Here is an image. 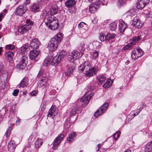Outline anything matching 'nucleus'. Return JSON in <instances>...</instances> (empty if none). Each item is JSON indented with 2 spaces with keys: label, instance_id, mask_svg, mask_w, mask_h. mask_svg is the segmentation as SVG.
I'll list each match as a JSON object with an SVG mask.
<instances>
[{
  "label": "nucleus",
  "instance_id": "obj_1",
  "mask_svg": "<svg viewBox=\"0 0 152 152\" xmlns=\"http://www.w3.org/2000/svg\"><path fill=\"white\" fill-rule=\"evenodd\" d=\"M49 12L46 10H44L41 15V17L44 19V22L49 28L54 30L58 29L59 26L58 19L55 16H48Z\"/></svg>",
  "mask_w": 152,
  "mask_h": 152
},
{
  "label": "nucleus",
  "instance_id": "obj_2",
  "mask_svg": "<svg viewBox=\"0 0 152 152\" xmlns=\"http://www.w3.org/2000/svg\"><path fill=\"white\" fill-rule=\"evenodd\" d=\"M62 33L59 32L52 39L47 46L49 51L53 52L57 49L62 38Z\"/></svg>",
  "mask_w": 152,
  "mask_h": 152
},
{
  "label": "nucleus",
  "instance_id": "obj_3",
  "mask_svg": "<svg viewBox=\"0 0 152 152\" xmlns=\"http://www.w3.org/2000/svg\"><path fill=\"white\" fill-rule=\"evenodd\" d=\"M26 23L25 25L18 28L17 30L18 32L21 34L26 33L30 29L31 26H32L34 24L33 22L28 19L26 20Z\"/></svg>",
  "mask_w": 152,
  "mask_h": 152
},
{
  "label": "nucleus",
  "instance_id": "obj_4",
  "mask_svg": "<svg viewBox=\"0 0 152 152\" xmlns=\"http://www.w3.org/2000/svg\"><path fill=\"white\" fill-rule=\"evenodd\" d=\"M93 88L91 86L89 87L88 89V91L80 99V102H84L83 105L82 104V106L83 107H85L87 105L91 98L93 96V93H91L89 94H88L89 91H91L93 90Z\"/></svg>",
  "mask_w": 152,
  "mask_h": 152
},
{
  "label": "nucleus",
  "instance_id": "obj_5",
  "mask_svg": "<svg viewBox=\"0 0 152 152\" xmlns=\"http://www.w3.org/2000/svg\"><path fill=\"white\" fill-rule=\"evenodd\" d=\"M28 60L27 57L26 56H23L19 63L16 65L17 68L20 70L25 69Z\"/></svg>",
  "mask_w": 152,
  "mask_h": 152
},
{
  "label": "nucleus",
  "instance_id": "obj_6",
  "mask_svg": "<svg viewBox=\"0 0 152 152\" xmlns=\"http://www.w3.org/2000/svg\"><path fill=\"white\" fill-rule=\"evenodd\" d=\"M144 53L143 51L140 48H135L131 53V57L132 59L136 60L142 56Z\"/></svg>",
  "mask_w": 152,
  "mask_h": 152
},
{
  "label": "nucleus",
  "instance_id": "obj_7",
  "mask_svg": "<svg viewBox=\"0 0 152 152\" xmlns=\"http://www.w3.org/2000/svg\"><path fill=\"white\" fill-rule=\"evenodd\" d=\"M27 8L24 5H21L16 9L15 13L17 15L22 16L27 11Z\"/></svg>",
  "mask_w": 152,
  "mask_h": 152
},
{
  "label": "nucleus",
  "instance_id": "obj_8",
  "mask_svg": "<svg viewBox=\"0 0 152 152\" xmlns=\"http://www.w3.org/2000/svg\"><path fill=\"white\" fill-rule=\"evenodd\" d=\"M108 106L109 104L108 103H105L94 113V115L95 116L97 117L102 115L106 111Z\"/></svg>",
  "mask_w": 152,
  "mask_h": 152
},
{
  "label": "nucleus",
  "instance_id": "obj_9",
  "mask_svg": "<svg viewBox=\"0 0 152 152\" xmlns=\"http://www.w3.org/2000/svg\"><path fill=\"white\" fill-rule=\"evenodd\" d=\"M91 67V65L89 62L88 61H86L80 65L78 69L82 72H84V73H85L88 71V70H89Z\"/></svg>",
  "mask_w": 152,
  "mask_h": 152
},
{
  "label": "nucleus",
  "instance_id": "obj_10",
  "mask_svg": "<svg viewBox=\"0 0 152 152\" xmlns=\"http://www.w3.org/2000/svg\"><path fill=\"white\" fill-rule=\"evenodd\" d=\"M64 136V134H61L59 135L55 139L53 142V146L52 147L53 149L55 150L57 148L61 141L63 139Z\"/></svg>",
  "mask_w": 152,
  "mask_h": 152
},
{
  "label": "nucleus",
  "instance_id": "obj_11",
  "mask_svg": "<svg viewBox=\"0 0 152 152\" xmlns=\"http://www.w3.org/2000/svg\"><path fill=\"white\" fill-rule=\"evenodd\" d=\"M80 56L79 51L76 50H75L71 53H69L68 56V59L71 61L75 60L78 58Z\"/></svg>",
  "mask_w": 152,
  "mask_h": 152
},
{
  "label": "nucleus",
  "instance_id": "obj_12",
  "mask_svg": "<svg viewBox=\"0 0 152 152\" xmlns=\"http://www.w3.org/2000/svg\"><path fill=\"white\" fill-rule=\"evenodd\" d=\"M149 2V0H138L136 3V7L138 9H142Z\"/></svg>",
  "mask_w": 152,
  "mask_h": 152
},
{
  "label": "nucleus",
  "instance_id": "obj_13",
  "mask_svg": "<svg viewBox=\"0 0 152 152\" xmlns=\"http://www.w3.org/2000/svg\"><path fill=\"white\" fill-rule=\"evenodd\" d=\"M39 54V51L38 50H33L30 51V54L29 56L31 60L34 61V62H36L38 60L37 56Z\"/></svg>",
  "mask_w": 152,
  "mask_h": 152
},
{
  "label": "nucleus",
  "instance_id": "obj_14",
  "mask_svg": "<svg viewBox=\"0 0 152 152\" xmlns=\"http://www.w3.org/2000/svg\"><path fill=\"white\" fill-rule=\"evenodd\" d=\"M132 25L133 26L138 28H141L143 24L140 20L137 18H134L132 20Z\"/></svg>",
  "mask_w": 152,
  "mask_h": 152
},
{
  "label": "nucleus",
  "instance_id": "obj_15",
  "mask_svg": "<svg viewBox=\"0 0 152 152\" xmlns=\"http://www.w3.org/2000/svg\"><path fill=\"white\" fill-rule=\"evenodd\" d=\"M98 70V67L96 66L88 70L85 73L87 77H91L96 75Z\"/></svg>",
  "mask_w": 152,
  "mask_h": 152
},
{
  "label": "nucleus",
  "instance_id": "obj_16",
  "mask_svg": "<svg viewBox=\"0 0 152 152\" xmlns=\"http://www.w3.org/2000/svg\"><path fill=\"white\" fill-rule=\"evenodd\" d=\"M40 42L38 39L35 38L32 40L30 42V46L34 49H37L40 45Z\"/></svg>",
  "mask_w": 152,
  "mask_h": 152
},
{
  "label": "nucleus",
  "instance_id": "obj_17",
  "mask_svg": "<svg viewBox=\"0 0 152 152\" xmlns=\"http://www.w3.org/2000/svg\"><path fill=\"white\" fill-rule=\"evenodd\" d=\"M119 29L121 33H123L127 27V24L122 20H119Z\"/></svg>",
  "mask_w": 152,
  "mask_h": 152
},
{
  "label": "nucleus",
  "instance_id": "obj_18",
  "mask_svg": "<svg viewBox=\"0 0 152 152\" xmlns=\"http://www.w3.org/2000/svg\"><path fill=\"white\" fill-rule=\"evenodd\" d=\"M58 113L57 110L55 106H52L48 112V117H51L52 118L57 115Z\"/></svg>",
  "mask_w": 152,
  "mask_h": 152
},
{
  "label": "nucleus",
  "instance_id": "obj_19",
  "mask_svg": "<svg viewBox=\"0 0 152 152\" xmlns=\"http://www.w3.org/2000/svg\"><path fill=\"white\" fill-rule=\"evenodd\" d=\"M100 3L99 2L94 1L89 7V12L92 13H94L96 11Z\"/></svg>",
  "mask_w": 152,
  "mask_h": 152
},
{
  "label": "nucleus",
  "instance_id": "obj_20",
  "mask_svg": "<svg viewBox=\"0 0 152 152\" xmlns=\"http://www.w3.org/2000/svg\"><path fill=\"white\" fill-rule=\"evenodd\" d=\"M43 73L44 71L42 70H40L39 71L37 76V77L39 78L41 77L42 76V77H41L40 80L42 85H44L47 81V79L46 77H44Z\"/></svg>",
  "mask_w": 152,
  "mask_h": 152
},
{
  "label": "nucleus",
  "instance_id": "obj_21",
  "mask_svg": "<svg viewBox=\"0 0 152 152\" xmlns=\"http://www.w3.org/2000/svg\"><path fill=\"white\" fill-rule=\"evenodd\" d=\"M28 78L25 77L23 78L20 83L17 86L18 88L22 87L23 88L26 87L28 84Z\"/></svg>",
  "mask_w": 152,
  "mask_h": 152
},
{
  "label": "nucleus",
  "instance_id": "obj_22",
  "mask_svg": "<svg viewBox=\"0 0 152 152\" xmlns=\"http://www.w3.org/2000/svg\"><path fill=\"white\" fill-rule=\"evenodd\" d=\"M53 63V57L51 55L49 56L45 59L44 62V65L46 66L49 64H52V65Z\"/></svg>",
  "mask_w": 152,
  "mask_h": 152
},
{
  "label": "nucleus",
  "instance_id": "obj_23",
  "mask_svg": "<svg viewBox=\"0 0 152 152\" xmlns=\"http://www.w3.org/2000/svg\"><path fill=\"white\" fill-rule=\"evenodd\" d=\"M15 144L14 141L11 140L8 143V149L11 152H14L15 150Z\"/></svg>",
  "mask_w": 152,
  "mask_h": 152
},
{
  "label": "nucleus",
  "instance_id": "obj_24",
  "mask_svg": "<svg viewBox=\"0 0 152 152\" xmlns=\"http://www.w3.org/2000/svg\"><path fill=\"white\" fill-rule=\"evenodd\" d=\"M136 11L137 10L135 9H130L125 13V14L126 15H129L131 17L134 16L135 18L136 16Z\"/></svg>",
  "mask_w": 152,
  "mask_h": 152
},
{
  "label": "nucleus",
  "instance_id": "obj_25",
  "mask_svg": "<svg viewBox=\"0 0 152 152\" xmlns=\"http://www.w3.org/2000/svg\"><path fill=\"white\" fill-rule=\"evenodd\" d=\"M76 4L75 0H67L65 3V6L67 8H71L74 6Z\"/></svg>",
  "mask_w": 152,
  "mask_h": 152
},
{
  "label": "nucleus",
  "instance_id": "obj_26",
  "mask_svg": "<svg viewBox=\"0 0 152 152\" xmlns=\"http://www.w3.org/2000/svg\"><path fill=\"white\" fill-rule=\"evenodd\" d=\"M40 9V6L38 3L33 4L31 7V11L35 12L39 11Z\"/></svg>",
  "mask_w": 152,
  "mask_h": 152
},
{
  "label": "nucleus",
  "instance_id": "obj_27",
  "mask_svg": "<svg viewBox=\"0 0 152 152\" xmlns=\"http://www.w3.org/2000/svg\"><path fill=\"white\" fill-rule=\"evenodd\" d=\"M58 11V7L56 5H53L50 10V13L52 15L51 16L57 14Z\"/></svg>",
  "mask_w": 152,
  "mask_h": 152
},
{
  "label": "nucleus",
  "instance_id": "obj_28",
  "mask_svg": "<svg viewBox=\"0 0 152 152\" xmlns=\"http://www.w3.org/2000/svg\"><path fill=\"white\" fill-rule=\"evenodd\" d=\"M144 151L145 152L152 151V141H151L147 143Z\"/></svg>",
  "mask_w": 152,
  "mask_h": 152
},
{
  "label": "nucleus",
  "instance_id": "obj_29",
  "mask_svg": "<svg viewBox=\"0 0 152 152\" xmlns=\"http://www.w3.org/2000/svg\"><path fill=\"white\" fill-rule=\"evenodd\" d=\"M70 118H68L64 124V129L66 130L65 132H67L70 127Z\"/></svg>",
  "mask_w": 152,
  "mask_h": 152
},
{
  "label": "nucleus",
  "instance_id": "obj_30",
  "mask_svg": "<svg viewBox=\"0 0 152 152\" xmlns=\"http://www.w3.org/2000/svg\"><path fill=\"white\" fill-rule=\"evenodd\" d=\"M5 55L9 61H11L13 60L14 54L11 51L6 52L5 54Z\"/></svg>",
  "mask_w": 152,
  "mask_h": 152
},
{
  "label": "nucleus",
  "instance_id": "obj_31",
  "mask_svg": "<svg viewBox=\"0 0 152 152\" xmlns=\"http://www.w3.org/2000/svg\"><path fill=\"white\" fill-rule=\"evenodd\" d=\"M42 144V140L40 139L37 138L34 142L35 147L36 148H39L41 147Z\"/></svg>",
  "mask_w": 152,
  "mask_h": 152
},
{
  "label": "nucleus",
  "instance_id": "obj_32",
  "mask_svg": "<svg viewBox=\"0 0 152 152\" xmlns=\"http://www.w3.org/2000/svg\"><path fill=\"white\" fill-rule=\"evenodd\" d=\"M5 87V83L4 80L3 78V76L0 77V90H4Z\"/></svg>",
  "mask_w": 152,
  "mask_h": 152
},
{
  "label": "nucleus",
  "instance_id": "obj_33",
  "mask_svg": "<svg viewBox=\"0 0 152 152\" xmlns=\"http://www.w3.org/2000/svg\"><path fill=\"white\" fill-rule=\"evenodd\" d=\"M76 134L75 132L69 135L67 138V140L68 141L69 143H71L72 141H73L74 138L76 136Z\"/></svg>",
  "mask_w": 152,
  "mask_h": 152
},
{
  "label": "nucleus",
  "instance_id": "obj_34",
  "mask_svg": "<svg viewBox=\"0 0 152 152\" xmlns=\"http://www.w3.org/2000/svg\"><path fill=\"white\" fill-rule=\"evenodd\" d=\"M62 59L57 54L53 58V63L58 64L60 63Z\"/></svg>",
  "mask_w": 152,
  "mask_h": 152
},
{
  "label": "nucleus",
  "instance_id": "obj_35",
  "mask_svg": "<svg viewBox=\"0 0 152 152\" xmlns=\"http://www.w3.org/2000/svg\"><path fill=\"white\" fill-rule=\"evenodd\" d=\"M133 47V44L132 43L130 42L123 47L122 48V50H131Z\"/></svg>",
  "mask_w": 152,
  "mask_h": 152
},
{
  "label": "nucleus",
  "instance_id": "obj_36",
  "mask_svg": "<svg viewBox=\"0 0 152 152\" xmlns=\"http://www.w3.org/2000/svg\"><path fill=\"white\" fill-rule=\"evenodd\" d=\"M115 36V34L114 33H108L106 35L107 40L109 41L110 42H112V41L110 42V41L113 39Z\"/></svg>",
  "mask_w": 152,
  "mask_h": 152
},
{
  "label": "nucleus",
  "instance_id": "obj_37",
  "mask_svg": "<svg viewBox=\"0 0 152 152\" xmlns=\"http://www.w3.org/2000/svg\"><path fill=\"white\" fill-rule=\"evenodd\" d=\"M98 81L101 84L103 83L106 80V77L102 75H100L97 77Z\"/></svg>",
  "mask_w": 152,
  "mask_h": 152
},
{
  "label": "nucleus",
  "instance_id": "obj_38",
  "mask_svg": "<svg viewBox=\"0 0 152 152\" xmlns=\"http://www.w3.org/2000/svg\"><path fill=\"white\" fill-rule=\"evenodd\" d=\"M14 124H12L7 129V131L5 134V136H6L7 137H9L11 133V130L12 129V126L14 125Z\"/></svg>",
  "mask_w": 152,
  "mask_h": 152
},
{
  "label": "nucleus",
  "instance_id": "obj_39",
  "mask_svg": "<svg viewBox=\"0 0 152 152\" xmlns=\"http://www.w3.org/2000/svg\"><path fill=\"white\" fill-rule=\"evenodd\" d=\"M14 124H12L7 129V131L5 134V136H6L7 137H9L11 133V130L12 129V126L14 125Z\"/></svg>",
  "mask_w": 152,
  "mask_h": 152
},
{
  "label": "nucleus",
  "instance_id": "obj_40",
  "mask_svg": "<svg viewBox=\"0 0 152 152\" xmlns=\"http://www.w3.org/2000/svg\"><path fill=\"white\" fill-rule=\"evenodd\" d=\"M76 107H75L73 108L70 113V115L72 116L75 115L77 113V111L79 109V107L78 105H76Z\"/></svg>",
  "mask_w": 152,
  "mask_h": 152
},
{
  "label": "nucleus",
  "instance_id": "obj_41",
  "mask_svg": "<svg viewBox=\"0 0 152 152\" xmlns=\"http://www.w3.org/2000/svg\"><path fill=\"white\" fill-rule=\"evenodd\" d=\"M78 27L79 28H82L86 30L88 29V25L83 22H81L79 24Z\"/></svg>",
  "mask_w": 152,
  "mask_h": 152
},
{
  "label": "nucleus",
  "instance_id": "obj_42",
  "mask_svg": "<svg viewBox=\"0 0 152 152\" xmlns=\"http://www.w3.org/2000/svg\"><path fill=\"white\" fill-rule=\"evenodd\" d=\"M140 37L138 36L137 37H134L132 38V42H130L133 44V46L136 45V43L138 41L140 40Z\"/></svg>",
  "mask_w": 152,
  "mask_h": 152
},
{
  "label": "nucleus",
  "instance_id": "obj_43",
  "mask_svg": "<svg viewBox=\"0 0 152 152\" xmlns=\"http://www.w3.org/2000/svg\"><path fill=\"white\" fill-rule=\"evenodd\" d=\"M15 48V46L12 44L6 45L5 47L6 50H13Z\"/></svg>",
  "mask_w": 152,
  "mask_h": 152
},
{
  "label": "nucleus",
  "instance_id": "obj_44",
  "mask_svg": "<svg viewBox=\"0 0 152 152\" xmlns=\"http://www.w3.org/2000/svg\"><path fill=\"white\" fill-rule=\"evenodd\" d=\"M27 47H26V46H23L21 48L20 52L22 54H23L25 56V55L26 53V51L27 49Z\"/></svg>",
  "mask_w": 152,
  "mask_h": 152
},
{
  "label": "nucleus",
  "instance_id": "obj_45",
  "mask_svg": "<svg viewBox=\"0 0 152 152\" xmlns=\"http://www.w3.org/2000/svg\"><path fill=\"white\" fill-rule=\"evenodd\" d=\"M66 54V51L62 50L60 51L59 53L57 55L62 59Z\"/></svg>",
  "mask_w": 152,
  "mask_h": 152
},
{
  "label": "nucleus",
  "instance_id": "obj_46",
  "mask_svg": "<svg viewBox=\"0 0 152 152\" xmlns=\"http://www.w3.org/2000/svg\"><path fill=\"white\" fill-rule=\"evenodd\" d=\"M99 39L101 42H104L105 39L107 40L106 36H105L103 33H100L99 36Z\"/></svg>",
  "mask_w": 152,
  "mask_h": 152
},
{
  "label": "nucleus",
  "instance_id": "obj_47",
  "mask_svg": "<svg viewBox=\"0 0 152 152\" xmlns=\"http://www.w3.org/2000/svg\"><path fill=\"white\" fill-rule=\"evenodd\" d=\"M117 27V26L115 23H113L110 24V28L112 31L115 30Z\"/></svg>",
  "mask_w": 152,
  "mask_h": 152
},
{
  "label": "nucleus",
  "instance_id": "obj_48",
  "mask_svg": "<svg viewBox=\"0 0 152 152\" xmlns=\"http://www.w3.org/2000/svg\"><path fill=\"white\" fill-rule=\"evenodd\" d=\"M73 71V69L72 68H69L67 71L65 72V74L66 75L68 76H70L72 74Z\"/></svg>",
  "mask_w": 152,
  "mask_h": 152
},
{
  "label": "nucleus",
  "instance_id": "obj_49",
  "mask_svg": "<svg viewBox=\"0 0 152 152\" xmlns=\"http://www.w3.org/2000/svg\"><path fill=\"white\" fill-rule=\"evenodd\" d=\"M111 85L110 82L107 80L106 82L103 85V87L104 88H106L110 87Z\"/></svg>",
  "mask_w": 152,
  "mask_h": 152
},
{
  "label": "nucleus",
  "instance_id": "obj_50",
  "mask_svg": "<svg viewBox=\"0 0 152 152\" xmlns=\"http://www.w3.org/2000/svg\"><path fill=\"white\" fill-rule=\"evenodd\" d=\"M120 133V132L118 131L113 134V136L115 140L119 137Z\"/></svg>",
  "mask_w": 152,
  "mask_h": 152
},
{
  "label": "nucleus",
  "instance_id": "obj_51",
  "mask_svg": "<svg viewBox=\"0 0 152 152\" xmlns=\"http://www.w3.org/2000/svg\"><path fill=\"white\" fill-rule=\"evenodd\" d=\"M124 4V1L123 0H118L117 3V4L119 7H121L123 6Z\"/></svg>",
  "mask_w": 152,
  "mask_h": 152
},
{
  "label": "nucleus",
  "instance_id": "obj_52",
  "mask_svg": "<svg viewBox=\"0 0 152 152\" xmlns=\"http://www.w3.org/2000/svg\"><path fill=\"white\" fill-rule=\"evenodd\" d=\"M99 53L97 51H94L93 53V57L94 58H97L99 55Z\"/></svg>",
  "mask_w": 152,
  "mask_h": 152
},
{
  "label": "nucleus",
  "instance_id": "obj_53",
  "mask_svg": "<svg viewBox=\"0 0 152 152\" xmlns=\"http://www.w3.org/2000/svg\"><path fill=\"white\" fill-rule=\"evenodd\" d=\"M46 107V102H44L42 105L41 110L44 111L45 110Z\"/></svg>",
  "mask_w": 152,
  "mask_h": 152
},
{
  "label": "nucleus",
  "instance_id": "obj_54",
  "mask_svg": "<svg viewBox=\"0 0 152 152\" xmlns=\"http://www.w3.org/2000/svg\"><path fill=\"white\" fill-rule=\"evenodd\" d=\"M19 90L18 89H15L12 93V94L14 96H17L19 93Z\"/></svg>",
  "mask_w": 152,
  "mask_h": 152
},
{
  "label": "nucleus",
  "instance_id": "obj_55",
  "mask_svg": "<svg viewBox=\"0 0 152 152\" xmlns=\"http://www.w3.org/2000/svg\"><path fill=\"white\" fill-rule=\"evenodd\" d=\"M4 68V65L2 63H0V77H2V76H1V73Z\"/></svg>",
  "mask_w": 152,
  "mask_h": 152
},
{
  "label": "nucleus",
  "instance_id": "obj_56",
  "mask_svg": "<svg viewBox=\"0 0 152 152\" xmlns=\"http://www.w3.org/2000/svg\"><path fill=\"white\" fill-rule=\"evenodd\" d=\"M56 93V91L55 90H52L50 92V94L51 95H53Z\"/></svg>",
  "mask_w": 152,
  "mask_h": 152
},
{
  "label": "nucleus",
  "instance_id": "obj_57",
  "mask_svg": "<svg viewBox=\"0 0 152 152\" xmlns=\"http://www.w3.org/2000/svg\"><path fill=\"white\" fill-rule=\"evenodd\" d=\"M97 21L98 20L97 19L94 18L93 20H92V22L93 23L95 24L97 23Z\"/></svg>",
  "mask_w": 152,
  "mask_h": 152
},
{
  "label": "nucleus",
  "instance_id": "obj_58",
  "mask_svg": "<svg viewBox=\"0 0 152 152\" xmlns=\"http://www.w3.org/2000/svg\"><path fill=\"white\" fill-rule=\"evenodd\" d=\"M36 93H37L36 91H34L31 92L30 94L32 96H34L35 95Z\"/></svg>",
  "mask_w": 152,
  "mask_h": 152
},
{
  "label": "nucleus",
  "instance_id": "obj_59",
  "mask_svg": "<svg viewBox=\"0 0 152 152\" xmlns=\"http://www.w3.org/2000/svg\"><path fill=\"white\" fill-rule=\"evenodd\" d=\"M88 1L90 2H94V1H95V2H99V0H88Z\"/></svg>",
  "mask_w": 152,
  "mask_h": 152
},
{
  "label": "nucleus",
  "instance_id": "obj_60",
  "mask_svg": "<svg viewBox=\"0 0 152 152\" xmlns=\"http://www.w3.org/2000/svg\"><path fill=\"white\" fill-rule=\"evenodd\" d=\"M143 12L145 14L148 15L149 13V11L148 10H144Z\"/></svg>",
  "mask_w": 152,
  "mask_h": 152
},
{
  "label": "nucleus",
  "instance_id": "obj_61",
  "mask_svg": "<svg viewBox=\"0 0 152 152\" xmlns=\"http://www.w3.org/2000/svg\"><path fill=\"white\" fill-rule=\"evenodd\" d=\"M30 3V0H26V2L25 4L26 5H25L26 6L27 4H29Z\"/></svg>",
  "mask_w": 152,
  "mask_h": 152
},
{
  "label": "nucleus",
  "instance_id": "obj_62",
  "mask_svg": "<svg viewBox=\"0 0 152 152\" xmlns=\"http://www.w3.org/2000/svg\"><path fill=\"white\" fill-rule=\"evenodd\" d=\"M3 18V15L2 13L0 14V21L2 20V18Z\"/></svg>",
  "mask_w": 152,
  "mask_h": 152
},
{
  "label": "nucleus",
  "instance_id": "obj_63",
  "mask_svg": "<svg viewBox=\"0 0 152 152\" xmlns=\"http://www.w3.org/2000/svg\"><path fill=\"white\" fill-rule=\"evenodd\" d=\"M140 112V110H135V112L136 113V115H138Z\"/></svg>",
  "mask_w": 152,
  "mask_h": 152
},
{
  "label": "nucleus",
  "instance_id": "obj_64",
  "mask_svg": "<svg viewBox=\"0 0 152 152\" xmlns=\"http://www.w3.org/2000/svg\"><path fill=\"white\" fill-rule=\"evenodd\" d=\"M124 152H131V151L130 149H128L126 151Z\"/></svg>",
  "mask_w": 152,
  "mask_h": 152
}]
</instances>
